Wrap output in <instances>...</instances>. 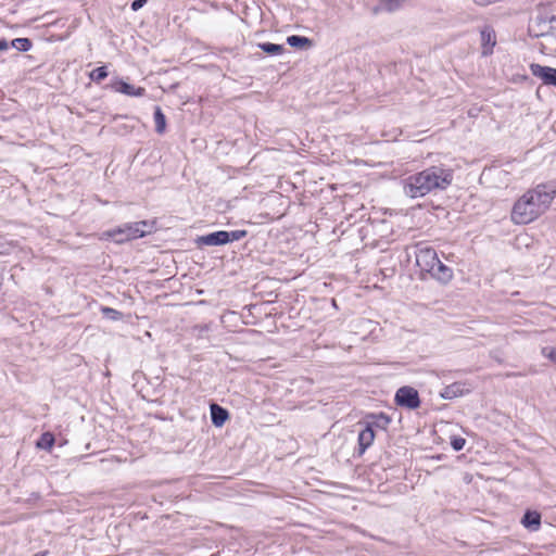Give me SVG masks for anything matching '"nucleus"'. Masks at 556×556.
<instances>
[{
	"mask_svg": "<svg viewBox=\"0 0 556 556\" xmlns=\"http://www.w3.org/2000/svg\"><path fill=\"white\" fill-rule=\"evenodd\" d=\"M555 197V181L536 185L515 202L511 210V220L518 225H527L535 220L548 210Z\"/></svg>",
	"mask_w": 556,
	"mask_h": 556,
	"instance_id": "1",
	"label": "nucleus"
},
{
	"mask_svg": "<svg viewBox=\"0 0 556 556\" xmlns=\"http://www.w3.org/2000/svg\"><path fill=\"white\" fill-rule=\"evenodd\" d=\"M453 170L443 165H432L402 180L405 195L417 199L447 189L453 181Z\"/></svg>",
	"mask_w": 556,
	"mask_h": 556,
	"instance_id": "2",
	"label": "nucleus"
},
{
	"mask_svg": "<svg viewBox=\"0 0 556 556\" xmlns=\"http://www.w3.org/2000/svg\"><path fill=\"white\" fill-rule=\"evenodd\" d=\"M528 33L531 37L542 38L541 52H556V15L547 10H539L530 20Z\"/></svg>",
	"mask_w": 556,
	"mask_h": 556,
	"instance_id": "3",
	"label": "nucleus"
},
{
	"mask_svg": "<svg viewBox=\"0 0 556 556\" xmlns=\"http://www.w3.org/2000/svg\"><path fill=\"white\" fill-rule=\"evenodd\" d=\"M153 225L147 220L126 223L117 228L108 230L103 236L116 243H124L129 240L142 238L152 231Z\"/></svg>",
	"mask_w": 556,
	"mask_h": 556,
	"instance_id": "4",
	"label": "nucleus"
},
{
	"mask_svg": "<svg viewBox=\"0 0 556 556\" xmlns=\"http://www.w3.org/2000/svg\"><path fill=\"white\" fill-rule=\"evenodd\" d=\"M416 265L419 267L421 273L430 274L435 263L439 261L437 251L431 247H417L416 253Z\"/></svg>",
	"mask_w": 556,
	"mask_h": 556,
	"instance_id": "5",
	"label": "nucleus"
},
{
	"mask_svg": "<svg viewBox=\"0 0 556 556\" xmlns=\"http://www.w3.org/2000/svg\"><path fill=\"white\" fill-rule=\"evenodd\" d=\"M396 405L408 409H416L420 406L419 393L413 387H401L394 396Z\"/></svg>",
	"mask_w": 556,
	"mask_h": 556,
	"instance_id": "6",
	"label": "nucleus"
},
{
	"mask_svg": "<svg viewBox=\"0 0 556 556\" xmlns=\"http://www.w3.org/2000/svg\"><path fill=\"white\" fill-rule=\"evenodd\" d=\"M530 71L531 74L541 79L543 84L556 87V68L532 63L530 65Z\"/></svg>",
	"mask_w": 556,
	"mask_h": 556,
	"instance_id": "7",
	"label": "nucleus"
},
{
	"mask_svg": "<svg viewBox=\"0 0 556 556\" xmlns=\"http://www.w3.org/2000/svg\"><path fill=\"white\" fill-rule=\"evenodd\" d=\"M482 55L488 56L493 53L496 45V34L493 27L485 25L480 30Z\"/></svg>",
	"mask_w": 556,
	"mask_h": 556,
	"instance_id": "8",
	"label": "nucleus"
},
{
	"mask_svg": "<svg viewBox=\"0 0 556 556\" xmlns=\"http://www.w3.org/2000/svg\"><path fill=\"white\" fill-rule=\"evenodd\" d=\"M226 239H228L227 231L218 230L215 232H211L204 236H199L195 239V243L198 247L208 245V247H218L224 245L226 243Z\"/></svg>",
	"mask_w": 556,
	"mask_h": 556,
	"instance_id": "9",
	"label": "nucleus"
},
{
	"mask_svg": "<svg viewBox=\"0 0 556 556\" xmlns=\"http://www.w3.org/2000/svg\"><path fill=\"white\" fill-rule=\"evenodd\" d=\"M429 275L440 283L446 285L453 278V269L439 260Z\"/></svg>",
	"mask_w": 556,
	"mask_h": 556,
	"instance_id": "10",
	"label": "nucleus"
},
{
	"mask_svg": "<svg viewBox=\"0 0 556 556\" xmlns=\"http://www.w3.org/2000/svg\"><path fill=\"white\" fill-rule=\"evenodd\" d=\"M391 420V417L384 413H371L366 415L364 424L370 426L371 429L378 428L381 430H387Z\"/></svg>",
	"mask_w": 556,
	"mask_h": 556,
	"instance_id": "11",
	"label": "nucleus"
},
{
	"mask_svg": "<svg viewBox=\"0 0 556 556\" xmlns=\"http://www.w3.org/2000/svg\"><path fill=\"white\" fill-rule=\"evenodd\" d=\"M375 430L365 424V427L358 433V454L362 455L372 444L375 440Z\"/></svg>",
	"mask_w": 556,
	"mask_h": 556,
	"instance_id": "12",
	"label": "nucleus"
},
{
	"mask_svg": "<svg viewBox=\"0 0 556 556\" xmlns=\"http://www.w3.org/2000/svg\"><path fill=\"white\" fill-rule=\"evenodd\" d=\"M541 518L542 517L539 511L528 509L523 514L520 522L529 531H538L541 526Z\"/></svg>",
	"mask_w": 556,
	"mask_h": 556,
	"instance_id": "13",
	"label": "nucleus"
},
{
	"mask_svg": "<svg viewBox=\"0 0 556 556\" xmlns=\"http://www.w3.org/2000/svg\"><path fill=\"white\" fill-rule=\"evenodd\" d=\"M229 418V413L220 405L213 403L211 405V420L215 427H222Z\"/></svg>",
	"mask_w": 556,
	"mask_h": 556,
	"instance_id": "14",
	"label": "nucleus"
},
{
	"mask_svg": "<svg viewBox=\"0 0 556 556\" xmlns=\"http://www.w3.org/2000/svg\"><path fill=\"white\" fill-rule=\"evenodd\" d=\"M465 394V388L462 382H454L450 386H446L440 393V396L445 400H453L455 397L462 396Z\"/></svg>",
	"mask_w": 556,
	"mask_h": 556,
	"instance_id": "15",
	"label": "nucleus"
},
{
	"mask_svg": "<svg viewBox=\"0 0 556 556\" xmlns=\"http://www.w3.org/2000/svg\"><path fill=\"white\" fill-rule=\"evenodd\" d=\"M116 91L127 96L142 97L146 93V89L142 87H135L126 81H119L116 86Z\"/></svg>",
	"mask_w": 556,
	"mask_h": 556,
	"instance_id": "16",
	"label": "nucleus"
},
{
	"mask_svg": "<svg viewBox=\"0 0 556 556\" xmlns=\"http://www.w3.org/2000/svg\"><path fill=\"white\" fill-rule=\"evenodd\" d=\"M287 43L292 48L306 49L312 47V40L304 36L291 35L287 38Z\"/></svg>",
	"mask_w": 556,
	"mask_h": 556,
	"instance_id": "17",
	"label": "nucleus"
},
{
	"mask_svg": "<svg viewBox=\"0 0 556 556\" xmlns=\"http://www.w3.org/2000/svg\"><path fill=\"white\" fill-rule=\"evenodd\" d=\"M153 116L155 122V131L160 135L164 134L166 129V117L159 105L154 108Z\"/></svg>",
	"mask_w": 556,
	"mask_h": 556,
	"instance_id": "18",
	"label": "nucleus"
},
{
	"mask_svg": "<svg viewBox=\"0 0 556 556\" xmlns=\"http://www.w3.org/2000/svg\"><path fill=\"white\" fill-rule=\"evenodd\" d=\"M54 443H55L54 435L51 432H45L40 435L36 445L38 448L49 451L52 448Z\"/></svg>",
	"mask_w": 556,
	"mask_h": 556,
	"instance_id": "19",
	"label": "nucleus"
},
{
	"mask_svg": "<svg viewBox=\"0 0 556 556\" xmlns=\"http://www.w3.org/2000/svg\"><path fill=\"white\" fill-rule=\"evenodd\" d=\"M407 0H379L382 10L392 13L400 10Z\"/></svg>",
	"mask_w": 556,
	"mask_h": 556,
	"instance_id": "20",
	"label": "nucleus"
},
{
	"mask_svg": "<svg viewBox=\"0 0 556 556\" xmlns=\"http://www.w3.org/2000/svg\"><path fill=\"white\" fill-rule=\"evenodd\" d=\"M260 49L269 55H279L285 51V47L282 45L271 43V42H263L258 43Z\"/></svg>",
	"mask_w": 556,
	"mask_h": 556,
	"instance_id": "21",
	"label": "nucleus"
},
{
	"mask_svg": "<svg viewBox=\"0 0 556 556\" xmlns=\"http://www.w3.org/2000/svg\"><path fill=\"white\" fill-rule=\"evenodd\" d=\"M11 46L21 52L31 49L33 42L29 38H15L11 41Z\"/></svg>",
	"mask_w": 556,
	"mask_h": 556,
	"instance_id": "22",
	"label": "nucleus"
},
{
	"mask_svg": "<svg viewBox=\"0 0 556 556\" xmlns=\"http://www.w3.org/2000/svg\"><path fill=\"white\" fill-rule=\"evenodd\" d=\"M109 73L105 66H99L90 73V79L100 83L108 77Z\"/></svg>",
	"mask_w": 556,
	"mask_h": 556,
	"instance_id": "23",
	"label": "nucleus"
},
{
	"mask_svg": "<svg viewBox=\"0 0 556 556\" xmlns=\"http://www.w3.org/2000/svg\"><path fill=\"white\" fill-rule=\"evenodd\" d=\"M227 235H228V239H226V243H230V242L239 241V240L243 239L248 235V231L242 230V229H237V230L227 231Z\"/></svg>",
	"mask_w": 556,
	"mask_h": 556,
	"instance_id": "24",
	"label": "nucleus"
},
{
	"mask_svg": "<svg viewBox=\"0 0 556 556\" xmlns=\"http://www.w3.org/2000/svg\"><path fill=\"white\" fill-rule=\"evenodd\" d=\"M465 443H466V440L464 438H460V437H453L451 439V446L456 452L462 451L464 448V446H465Z\"/></svg>",
	"mask_w": 556,
	"mask_h": 556,
	"instance_id": "25",
	"label": "nucleus"
},
{
	"mask_svg": "<svg viewBox=\"0 0 556 556\" xmlns=\"http://www.w3.org/2000/svg\"><path fill=\"white\" fill-rule=\"evenodd\" d=\"M543 356L556 363V348L544 346L541 350Z\"/></svg>",
	"mask_w": 556,
	"mask_h": 556,
	"instance_id": "26",
	"label": "nucleus"
},
{
	"mask_svg": "<svg viewBox=\"0 0 556 556\" xmlns=\"http://www.w3.org/2000/svg\"><path fill=\"white\" fill-rule=\"evenodd\" d=\"M102 312L106 317H109L111 319H119L122 316L121 312H118L114 308H111V307H103Z\"/></svg>",
	"mask_w": 556,
	"mask_h": 556,
	"instance_id": "27",
	"label": "nucleus"
},
{
	"mask_svg": "<svg viewBox=\"0 0 556 556\" xmlns=\"http://www.w3.org/2000/svg\"><path fill=\"white\" fill-rule=\"evenodd\" d=\"M148 2V0H134L131 2V10L132 11H138L140 10L141 8H143V5Z\"/></svg>",
	"mask_w": 556,
	"mask_h": 556,
	"instance_id": "28",
	"label": "nucleus"
},
{
	"mask_svg": "<svg viewBox=\"0 0 556 556\" xmlns=\"http://www.w3.org/2000/svg\"><path fill=\"white\" fill-rule=\"evenodd\" d=\"M9 42L5 39H0V51H4L9 49Z\"/></svg>",
	"mask_w": 556,
	"mask_h": 556,
	"instance_id": "29",
	"label": "nucleus"
},
{
	"mask_svg": "<svg viewBox=\"0 0 556 556\" xmlns=\"http://www.w3.org/2000/svg\"><path fill=\"white\" fill-rule=\"evenodd\" d=\"M48 554H49L48 551H42V552L36 553L34 556H47Z\"/></svg>",
	"mask_w": 556,
	"mask_h": 556,
	"instance_id": "30",
	"label": "nucleus"
},
{
	"mask_svg": "<svg viewBox=\"0 0 556 556\" xmlns=\"http://www.w3.org/2000/svg\"><path fill=\"white\" fill-rule=\"evenodd\" d=\"M2 253H3V252H2V251H0V254H2Z\"/></svg>",
	"mask_w": 556,
	"mask_h": 556,
	"instance_id": "31",
	"label": "nucleus"
}]
</instances>
